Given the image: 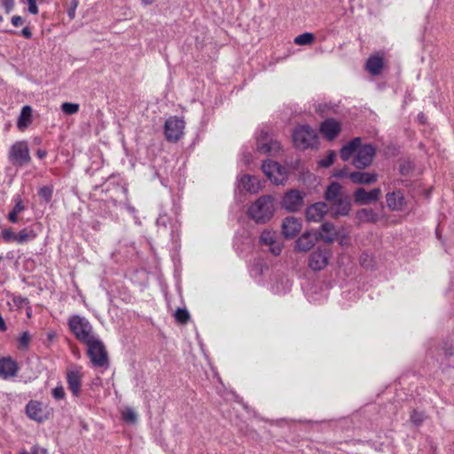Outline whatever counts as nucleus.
<instances>
[{"label":"nucleus","instance_id":"f257e3e1","mask_svg":"<svg viewBox=\"0 0 454 454\" xmlns=\"http://www.w3.org/2000/svg\"><path fill=\"white\" fill-rule=\"evenodd\" d=\"M273 198L270 195L260 197L248 209V215L258 223H264L273 216L275 208Z\"/></svg>","mask_w":454,"mask_h":454},{"label":"nucleus","instance_id":"f03ea898","mask_svg":"<svg viewBox=\"0 0 454 454\" xmlns=\"http://www.w3.org/2000/svg\"><path fill=\"white\" fill-rule=\"evenodd\" d=\"M68 326L76 339L84 344L96 337L93 333L92 325L85 317L76 315L70 317Z\"/></svg>","mask_w":454,"mask_h":454},{"label":"nucleus","instance_id":"7ed1b4c3","mask_svg":"<svg viewBox=\"0 0 454 454\" xmlns=\"http://www.w3.org/2000/svg\"><path fill=\"white\" fill-rule=\"evenodd\" d=\"M88 348V355L95 366L107 367L108 355L103 342L97 337L85 343Z\"/></svg>","mask_w":454,"mask_h":454},{"label":"nucleus","instance_id":"20e7f679","mask_svg":"<svg viewBox=\"0 0 454 454\" xmlns=\"http://www.w3.org/2000/svg\"><path fill=\"white\" fill-rule=\"evenodd\" d=\"M317 137L316 131L307 125L298 126L293 133L294 144L301 149L312 146L316 143Z\"/></svg>","mask_w":454,"mask_h":454},{"label":"nucleus","instance_id":"39448f33","mask_svg":"<svg viewBox=\"0 0 454 454\" xmlns=\"http://www.w3.org/2000/svg\"><path fill=\"white\" fill-rule=\"evenodd\" d=\"M256 150L262 154L275 155L280 152L281 145L271 134L262 130L256 137Z\"/></svg>","mask_w":454,"mask_h":454},{"label":"nucleus","instance_id":"423d86ee","mask_svg":"<svg viewBox=\"0 0 454 454\" xmlns=\"http://www.w3.org/2000/svg\"><path fill=\"white\" fill-rule=\"evenodd\" d=\"M262 168L265 176L275 184H283L288 176L286 168L272 160L264 161Z\"/></svg>","mask_w":454,"mask_h":454},{"label":"nucleus","instance_id":"0eeeda50","mask_svg":"<svg viewBox=\"0 0 454 454\" xmlns=\"http://www.w3.org/2000/svg\"><path fill=\"white\" fill-rule=\"evenodd\" d=\"M375 149L372 145H363L360 141V145L357 146L353 165L357 168H364L370 166L372 162Z\"/></svg>","mask_w":454,"mask_h":454},{"label":"nucleus","instance_id":"6e6552de","mask_svg":"<svg viewBox=\"0 0 454 454\" xmlns=\"http://www.w3.org/2000/svg\"><path fill=\"white\" fill-rule=\"evenodd\" d=\"M165 135L168 141L176 142L184 135V121L177 117H170L165 122Z\"/></svg>","mask_w":454,"mask_h":454},{"label":"nucleus","instance_id":"1a4fd4ad","mask_svg":"<svg viewBox=\"0 0 454 454\" xmlns=\"http://www.w3.org/2000/svg\"><path fill=\"white\" fill-rule=\"evenodd\" d=\"M332 252L328 248L318 247L309 256V266L313 270H321L326 267Z\"/></svg>","mask_w":454,"mask_h":454},{"label":"nucleus","instance_id":"9d476101","mask_svg":"<svg viewBox=\"0 0 454 454\" xmlns=\"http://www.w3.org/2000/svg\"><path fill=\"white\" fill-rule=\"evenodd\" d=\"M10 159L20 165L28 163L31 158L27 143L19 141L12 145L10 150Z\"/></svg>","mask_w":454,"mask_h":454},{"label":"nucleus","instance_id":"9b49d317","mask_svg":"<svg viewBox=\"0 0 454 454\" xmlns=\"http://www.w3.org/2000/svg\"><path fill=\"white\" fill-rule=\"evenodd\" d=\"M303 205V194L296 190L286 193L282 200V207L289 212H296Z\"/></svg>","mask_w":454,"mask_h":454},{"label":"nucleus","instance_id":"f8f14e48","mask_svg":"<svg viewBox=\"0 0 454 454\" xmlns=\"http://www.w3.org/2000/svg\"><path fill=\"white\" fill-rule=\"evenodd\" d=\"M302 223L298 218L288 216L282 222L281 233L286 239H292L300 233Z\"/></svg>","mask_w":454,"mask_h":454},{"label":"nucleus","instance_id":"ddd939ff","mask_svg":"<svg viewBox=\"0 0 454 454\" xmlns=\"http://www.w3.org/2000/svg\"><path fill=\"white\" fill-rule=\"evenodd\" d=\"M329 212V207L325 202H317L306 208L305 218L308 222L319 223Z\"/></svg>","mask_w":454,"mask_h":454},{"label":"nucleus","instance_id":"4468645a","mask_svg":"<svg viewBox=\"0 0 454 454\" xmlns=\"http://www.w3.org/2000/svg\"><path fill=\"white\" fill-rule=\"evenodd\" d=\"M381 196V190L374 188L370 192L365 191L364 188H358L354 192V200L356 203L361 205H367L376 202Z\"/></svg>","mask_w":454,"mask_h":454},{"label":"nucleus","instance_id":"2eb2a0df","mask_svg":"<svg viewBox=\"0 0 454 454\" xmlns=\"http://www.w3.org/2000/svg\"><path fill=\"white\" fill-rule=\"evenodd\" d=\"M338 235L339 231L336 226L332 223L325 222L319 227L317 233V239L326 244H332L336 240Z\"/></svg>","mask_w":454,"mask_h":454},{"label":"nucleus","instance_id":"dca6fc26","mask_svg":"<svg viewBox=\"0 0 454 454\" xmlns=\"http://www.w3.org/2000/svg\"><path fill=\"white\" fill-rule=\"evenodd\" d=\"M82 377V373L81 372V367L74 366L70 367L67 372V380L69 387V389L74 395H78L81 390V379Z\"/></svg>","mask_w":454,"mask_h":454},{"label":"nucleus","instance_id":"f3484780","mask_svg":"<svg viewBox=\"0 0 454 454\" xmlns=\"http://www.w3.org/2000/svg\"><path fill=\"white\" fill-rule=\"evenodd\" d=\"M27 416L35 421L42 422L48 418V411L42 403L31 401L27 405Z\"/></svg>","mask_w":454,"mask_h":454},{"label":"nucleus","instance_id":"a211bd4d","mask_svg":"<svg viewBox=\"0 0 454 454\" xmlns=\"http://www.w3.org/2000/svg\"><path fill=\"white\" fill-rule=\"evenodd\" d=\"M333 210V217L337 218L339 216H346L351 210V202L347 195H344L340 199H338L333 203H331Z\"/></svg>","mask_w":454,"mask_h":454},{"label":"nucleus","instance_id":"6ab92c4d","mask_svg":"<svg viewBox=\"0 0 454 454\" xmlns=\"http://www.w3.org/2000/svg\"><path fill=\"white\" fill-rule=\"evenodd\" d=\"M340 123L334 119H327L320 126L321 133L328 140L333 139L340 132Z\"/></svg>","mask_w":454,"mask_h":454},{"label":"nucleus","instance_id":"aec40b11","mask_svg":"<svg viewBox=\"0 0 454 454\" xmlns=\"http://www.w3.org/2000/svg\"><path fill=\"white\" fill-rule=\"evenodd\" d=\"M387 207L391 210L402 211L404 209L406 202L403 194L400 191H395L386 195Z\"/></svg>","mask_w":454,"mask_h":454},{"label":"nucleus","instance_id":"412c9836","mask_svg":"<svg viewBox=\"0 0 454 454\" xmlns=\"http://www.w3.org/2000/svg\"><path fill=\"white\" fill-rule=\"evenodd\" d=\"M348 176L353 183L357 184H373L378 179V175L373 172L354 171L349 173Z\"/></svg>","mask_w":454,"mask_h":454},{"label":"nucleus","instance_id":"4be33fe9","mask_svg":"<svg viewBox=\"0 0 454 454\" xmlns=\"http://www.w3.org/2000/svg\"><path fill=\"white\" fill-rule=\"evenodd\" d=\"M317 240V237H313L309 231H306L296 240L295 249L300 252H308L314 247Z\"/></svg>","mask_w":454,"mask_h":454},{"label":"nucleus","instance_id":"5701e85b","mask_svg":"<svg viewBox=\"0 0 454 454\" xmlns=\"http://www.w3.org/2000/svg\"><path fill=\"white\" fill-rule=\"evenodd\" d=\"M18 366L16 363L10 357L0 359V377L7 379L14 377L17 373Z\"/></svg>","mask_w":454,"mask_h":454},{"label":"nucleus","instance_id":"b1692460","mask_svg":"<svg viewBox=\"0 0 454 454\" xmlns=\"http://www.w3.org/2000/svg\"><path fill=\"white\" fill-rule=\"evenodd\" d=\"M239 187L251 193H257L262 189L259 180L256 177L248 175H244L240 178Z\"/></svg>","mask_w":454,"mask_h":454},{"label":"nucleus","instance_id":"393cba45","mask_svg":"<svg viewBox=\"0 0 454 454\" xmlns=\"http://www.w3.org/2000/svg\"><path fill=\"white\" fill-rule=\"evenodd\" d=\"M344 195L345 194L342 192V186L337 182H333L327 186L325 190V199L331 204Z\"/></svg>","mask_w":454,"mask_h":454},{"label":"nucleus","instance_id":"a878e982","mask_svg":"<svg viewBox=\"0 0 454 454\" xmlns=\"http://www.w3.org/2000/svg\"><path fill=\"white\" fill-rule=\"evenodd\" d=\"M383 68V59L378 55L371 56L365 64V69L372 75H378Z\"/></svg>","mask_w":454,"mask_h":454},{"label":"nucleus","instance_id":"bb28decb","mask_svg":"<svg viewBox=\"0 0 454 454\" xmlns=\"http://www.w3.org/2000/svg\"><path fill=\"white\" fill-rule=\"evenodd\" d=\"M360 145V138L356 137L347 145H345L340 150V158L343 160H348L352 155H356L357 146Z\"/></svg>","mask_w":454,"mask_h":454},{"label":"nucleus","instance_id":"cd10ccee","mask_svg":"<svg viewBox=\"0 0 454 454\" xmlns=\"http://www.w3.org/2000/svg\"><path fill=\"white\" fill-rule=\"evenodd\" d=\"M32 122V108L26 106L21 109L17 126L20 130L27 129Z\"/></svg>","mask_w":454,"mask_h":454},{"label":"nucleus","instance_id":"c85d7f7f","mask_svg":"<svg viewBox=\"0 0 454 454\" xmlns=\"http://www.w3.org/2000/svg\"><path fill=\"white\" fill-rule=\"evenodd\" d=\"M356 217L360 223H374L378 221L379 216L371 208H363L356 212Z\"/></svg>","mask_w":454,"mask_h":454},{"label":"nucleus","instance_id":"c756f323","mask_svg":"<svg viewBox=\"0 0 454 454\" xmlns=\"http://www.w3.org/2000/svg\"><path fill=\"white\" fill-rule=\"evenodd\" d=\"M276 239V232L270 230H264L260 235V243L263 246L272 245Z\"/></svg>","mask_w":454,"mask_h":454},{"label":"nucleus","instance_id":"7c9ffc66","mask_svg":"<svg viewBox=\"0 0 454 454\" xmlns=\"http://www.w3.org/2000/svg\"><path fill=\"white\" fill-rule=\"evenodd\" d=\"M315 40V35L312 33H303L294 38V43L297 45H309Z\"/></svg>","mask_w":454,"mask_h":454},{"label":"nucleus","instance_id":"2f4dec72","mask_svg":"<svg viewBox=\"0 0 454 454\" xmlns=\"http://www.w3.org/2000/svg\"><path fill=\"white\" fill-rule=\"evenodd\" d=\"M35 236H36V234L34 231H27V230L24 229L17 234L16 242L17 243H24L30 239H35Z\"/></svg>","mask_w":454,"mask_h":454},{"label":"nucleus","instance_id":"473e14b6","mask_svg":"<svg viewBox=\"0 0 454 454\" xmlns=\"http://www.w3.org/2000/svg\"><path fill=\"white\" fill-rule=\"evenodd\" d=\"M79 105L76 103L65 102L61 105V110L66 114H74L79 111Z\"/></svg>","mask_w":454,"mask_h":454},{"label":"nucleus","instance_id":"72a5a7b5","mask_svg":"<svg viewBox=\"0 0 454 454\" xmlns=\"http://www.w3.org/2000/svg\"><path fill=\"white\" fill-rule=\"evenodd\" d=\"M175 317L177 322L185 324L189 320L190 315L186 309H178L175 313Z\"/></svg>","mask_w":454,"mask_h":454},{"label":"nucleus","instance_id":"f704fd0d","mask_svg":"<svg viewBox=\"0 0 454 454\" xmlns=\"http://www.w3.org/2000/svg\"><path fill=\"white\" fill-rule=\"evenodd\" d=\"M121 415L123 419L129 423H135L137 419L136 412L131 408L124 409Z\"/></svg>","mask_w":454,"mask_h":454},{"label":"nucleus","instance_id":"c9c22d12","mask_svg":"<svg viewBox=\"0 0 454 454\" xmlns=\"http://www.w3.org/2000/svg\"><path fill=\"white\" fill-rule=\"evenodd\" d=\"M335 156L336 153L333 151H330L328 155L318 162L319 166L323 168L330 167L333 163Z\"/></svg>","mask_w":454,"mask_h":454},{"label":"nucleus","instance_id":"e433bc0d","mask_svg":"<svg viewBox=\"0 0 454 454\" xmlns=\"http://www.w3.org/2000/svg\"><path fill=\"white\" fill-rule=\"evenodd\" d=\"M1 236L5 242H16L17 234L11 229L3 230Z\"/></svg>","mask_w":454,"mask_h":454},{"label":"nucleus","instance_id":"4c0bfd02","mask_svg":"<svg viewBox=\"0 0 454 454\" xmlns=\"http://www.w3.org/2000/svg\"><path fill=\"white\" fill-rule=\"evenodd\" d=\"M336 240L342 247H347V246H349V244H350L349 235L345 232L340 231H339V235H338Z\"/></svg>","mask_w":454,"mask_h":454},{"label":"nucleus","instance_id":"58836bf2","mask_svg":"<svg viewBox=\"0 0 454 454\" xmlns=\"http://www.w3.org/2000/svg\"><path fill=\"white\" fill-rule=\"evenodd\" d=\"M39 195L42 197L46 202H49L51 199L52 189L48 186H43L39 190Z\"/></svg>","mask_w":454,"mask_h":454},{"label":"nucleus","instance_id":"ea45409f","mask_svg":"<svg viewBox=\"0 0 454 454\" xmlns=\"http://www.w3.org/2000/svg\"><path fill=\"white\" fill-rule=\"evenodd\" d=\"M270 252L274 255L280 254L283 246L280 242H278L277 239L273 242L272 245L268 246Z\"/></svg>","mask_w":454,"mask_h":454},{"label":"nucleus","instance_id":"a19ab883","mask_svg":"<svg viewBox=\"0 0 454 454\" xmlns=\"http://www.w3.org/2000/svg\"><path fill=\"white\" fill-rule=\"evenodd\" d=\"M425 419V416L422 412H419L417 411H413L411 415V419L412 421L413 424L415 425H419L423 422Z\"/></svg>","mask_w":454,"mask_h":454},{"label":"nucleus","instance_id":"79ce46f5","mask_svg":"<svg viewBox=\"0 0 454 454\" xmlns=\"http://www.w3.org/2000/svg\"><path fill=\"white\" fill-rule=\"evenodd\" d=\"M30 340H31L30 334L27 332L23 333L20 338V347L27 348L30 342Z\"/></svg>","mask_w":454,"mask_h":454},{"label":"nucleus","instance_id":"37998d69","mask_svg":"<svg viewBox=\"0 0 454 454\" xmlns=\"http://www.w3.org/2000/svg\"><path fill=\"white\" fill-rule=\"evenodd\" d=\"M78 4H79L78 0H72L70 2V7L68 9L67 13L71 20L74 19V17H75V11L78 6Z\"/></svg>","mask_w":454,"mask_h":454},{"label":"nucleus","instance_id":"c03bdc74","mask_svg":"<svg viewBox=\"0 0 454 454\" xmlns=\"http://www.w3.org/2000/svg\"><path fill=\"white\" fill-rule=\"evenodd\" d=\"M52 395H53L54 398L58 399V400L63 399L65 396L64 387L62 386L56 387L52 390Z\"/></svg>","mask_w":454,"mask_h":454},{"label":"nucleus","instance_id":"a18cd8bd","mask_svg":"<svg viewBox=\"0 0 454 454\" xmlns=\"http://www.w3.org/2000/svg\"><path fill=\"white\" fill-rule=\"evenodd\" d=\"M25 209H26V207L23 204L22 200L20 198H17L15 206H14V207L12 209L14 211V213L20 214L22 211H24Z\"/></svg>","mask_w":454,"mask_h":454},{"label":"nucleus","instance_id":"49530a36","mask_svg":"<svg viewBox=\"0 0 454 454\" xmlns=\"http://www.w3.org/2000/svg\"><path fill=\"white\" fill-rule=\"evenodd\" d=\"M3 5L7 12H10L14 5V0H3Z\"/></svg>","mask_w":454,"mask_h":454},{"label":"nucleus","instance_id":"de8ad7c7","mask_svg":"<svg viewBox=\"0 0 454 454\" xmlns=\"http://www.w3.org/2000/svg\"><path fill=\"white\" fill-rule=\"evenodd\" d=\"M28 4V12L32 14L38 13V7L36 5V2L27 3Z\"/></svg>","mask_w":454,"mask_h":454},{"label":"nucleus","instance_id":"09e8293b","mask_svg":"<svg viewBox=\"0 0 454 454\" xmlns=\"http://www.w3.org/2000/svg\"><path fill=\"white\" fill-rule=\"evenodd\" d=\"M12 23L14 27H19L23 24V19L20 16H13L12 18Z\"/></svg>","mask_w":454,"mask_h":454},{"label":"nucleus","instance_id":"8fccbe9b","mask_svg":"<svg viewBox=\"0 0 454 454\" xmlns=\"http://www.w3.org/2000/svg\"><path fill=\"white\" fill-rule=\"evenodd\" d=\"M18 215V213H14V211L12 210L8 215L9 221L12 223H17L19 221Z\"/></svg>","mask_w":454,"mask_h":454},{"label":"nucleus","instance_id":"3c124183","mask_svg":"<svg viewBox=\"0 0 454 454\" xmlns=\"http://www.w3.org/2000/svg\"><path fill=\"white\" fill-rule=\"evenodd\" d=\"M22 35L26 37V38H30L32 36V34H31V31L28 27H24L22 29Z\"/></svg>","mask_w":454,"mask_h":454},{"label":"nucleus","instance_id":"603ef678","mask_svg":"<svg viewBox=\"0 0 454 454\" xmlns=\"http://www.w3.org/2000/svg\"><path fill=\"white\" fill-rule=\"evenodd\" d=\"M361 263L364 267H369L370 266V262H368V256L367 255H364V256L361 257Z\"/></svg>","mask_w":454,"mask_h":454},{"label":"nucleus","instance_id":"864d4df0","mask_svg":"<svg viewBox=\"0 0 454 454\" xmlns=\"http://www.w3.org/2000/svg\"><path fill=\"white\" fill-rule=\"evenodd\" d=\"M6 330V325L2 316L0 315V331L4 332Z\"/></svg>","mask_w":454,"mask_h":454},{"label":"nucleus","instance_id":"5fc2aeb1","mask_svg":"<svg viewBox=\"0 0 454 454\" xmlns=\"http://www.w3.org/2000/svg\"><path fill=\"white\" fill-rule=\"evenodd\" d=\"M36 154L40 159H43L46 156V151L39 149L37 150Z\"/></svg>","mask_w":454,"mask_h":454},{"label":"nucleus","instance_id":"6e6d98bb","mask_svg":"<svg viewBox=\"0 0 454 454\" xmlns=\"http://www.w3.org/2000/svg\"><path fill=\"white\" fill-rule=\"evenodd\" d=\"M444 351L447 356L454 355V351L452 349H448L446 347L444 348Z\"/></svg>","mask_w":454,"mask_h":454},{"label":"nucleus","instance_id":"4d7b16f0","mask_svg":"<svg viewBox=\"0 0 454 454\" xmlns=\"http://www.w3.org/2000/svg\"><path fill=\"white\" fill-rule=\"evenodd\" d=\"M55 337H56V333H55L54 332H50V333H48V339H49L50 340H52Z\"/></svg>","mask_w":454,"mask_h":454},{"label":"nucleus","instance_id":"13d9d810","mask_svg":"<svg viewBox=\"0 0 454 454\" xmlns=\"http://www.w3.org/2000/svg\"><path fill=\"white\" fill-rule=\"evenodd\" d=\"M143 4H145V5H150L152 4L155 0H141Z\"/></svg>","mask_w":454,"mask_h":454},{"label":"nucleus","instance_id":"bf43d9fd","mask_svg":"<svg viewBox=\"0 0 454 454\" xmlns=\"http://www.w3.org/2000/svg\"><path fill=\"white\" fill-rule=\"evenodd\" d=\"M346 175V172L345 171H340L338 173L335 174L336 176H339V177H342Z\"/></svg>","mask_w":454,"mask_h":454},{"label":"nucleus","instance_id":"052dcab7","mask_svg":"<svg viewBox=\"0 0 454 454\" xmlns=\"http://www.w3.org/2000/svg\"><path fill=\"white\" fill-rule=\"evenodd\" d=\"M34 142H35V145H40L42 140H41L40 137H35L34 138Z\"/></svg>","mask_w":454,"mask_h":454},{"label":"nucleus","instance_id":"680f3d73","mask_svg":"<svg viewBox=\"0 0 454 454\" xmlns=\"http://www.w3.org/2000/svg\"><path fill=\"white\" fill-rule=\"evenodd\" d=\"M27 3L36 2V0H27Z\"/></svg>","mask_w":454,"mask_h":454},{"label":"nucleus","instance_id":"e2e57ef3","mask_svg":"<svg viewBox=\"0 0 454 454\" xmlns=\"http://www.w3.org/2000/svg\"><path fill=\"white\" fill-rule=\"evenodd\" d=\"M21 454H28V453H27V452H26V451H23V452H21Z\"/></svg>","mask_w":454,"mask_h":454},{"label":"nucleus","instance_id":"0e129e2a","mask_svg":"<svg viewBox=\"0 0 454 454\" xmlns=\"http://www.w3.org/2000/svg\"><path fill=\"white\" fill-rule=\"evenodd\" d=\"M2 20V17L0 16V21Z\"/></svg>","mask_w":454,"mask_h":454}]
</instances>
